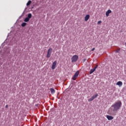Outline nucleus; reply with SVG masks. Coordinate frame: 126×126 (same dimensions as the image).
Returning a JSON list of instances; mask_svg holds the SVG:
<instances>
[{"instance_id":"obj_12","label":"nucleus","mask_w":126,"mask_h":126,"mask_svg":"<svg viewBox=\"0 0 126 126\" xmlns=\"http://www.w3.org/2000/svg\"><path fill=\"white\" fill-rule=\"evenodd\" d=\"M95 69L94 68L91 69L90 71V74H92L94 71H95Z\"/></svg>"},{"instance_id":"obj_10","label":"nucleus","mask_w":126,"mask_h":126,"mask_svg":"<svg viewBox=\"0 0 126 126\" xmlns=\"http://www.w3.org/2000/svg\"><path fill=\"white\" fill-rule=\"evenodd\" d=\"M116 85H118L119 87H121L123 86V82L119 81L116 83Z\"/></svg>"},{"instance_id":"obj_15","label":"nucleus","mask_w":126,"mask_h":126,"mask_svg":"<svg viewBox=\"0 0 126 126\" xmlns=\"http://www.w3.org/2000/svg\"><path fill=\"white\" fill-rule=\"evenodd\" d=\"M32 17V14L29 13L28 15V18H29L30 19Z\"/></svg>"},{"instance_id":"obj_8","label":"nucleus","mask_w":126,"mask_h":126,"mask_svg":"<svg viewBox=\"0 0 126 126\" xmlns=\"http://www.w3.org/2000/svg\"><path fill=\"white\" fill-rule=\"evenodd\" d=\"M110 13H112V10H108L106 12V16L108 17L110 14Z\"/></svg>"},{"instance_id":"obj_11","label":"nucleus","mask_w":126,"mask_h":126,"mask_svg":"<svg viewBox=\"0 0 126 126\" xmlns=\"http://www.w3.org/2000/svg\"><path fill=\"white\" fill-rule=\"evenodd\" d=\"M50 91H51V94H55L56 93V91L53 88L50 89Z\"/></svg>"},{"instance_id":"obj_4","label":"nucleus","mask_w":126,"mask_h":126,"mask_svg":"<svg viewBox=\"0 0 126 126\" xmlns=\"http://www.w3.org/2000/svg\"><path fill=\"white\" fill-rule=\"evenodd\" d=\"M98 97V94H95L93 96H92L90 98L88 99V102H92V101H93L94 99H96Z\"/></svg>"},{"instance_id":"obj_20","label":"nucleus","mask_w":126,"mask_h":126,"mask_svg":"<svg viewBox=\"0 0 126 126\" xmlns=\"http://www.w3.org/2000/svg\"><path fill=\"white\" fill-rule=\"evenodd\" d=\"M94 50H95V48H92V52H93V51H94Z\"/></svg>"},{"instance_id":"obj_1","label":"nucleus","mask_w":126,"mask_h":126,"mask_svg":"<svg viewBox=\"0 0 126 126\" xmlns=\"http://www.w3.org/2000/svg\"><path fill=\"white\" fill-rule=\"evenodd\" d=\"M122 107V101H119L114 103L109 109L108 113L109 115H115V112H118Z\"/></svg>"},{"instance_id":"obj_6","label":"nucleus","mask_w":126,"mask_h":126,"mask_svg":"<svg viewBox=\"0 0 126 126\" xmlns=\"http://www.w3.org/2000/svg\"><path fill=\"white\" fill-rule=\"evenodd\" d=\"M56 65H57V61H55L53 64H52V69H55V68H56Z\"/></svg>"},{"instance_id":"obj_3","label":"nucleus","mask_w":126,"mask_h":126,"mask_svg":"<svg viewBox=\"0 0 126 126\" xmlns=\"http://www.w3.org/2000/svg\"><path fill=\"white\" fill-rule=\"evenodd\" d=\"M52 52H53V48H49L47 51V58L49 59V58L51 57V55H52Z\"/></svg>"},{"instance_id":"obj_7","label":"nucleus","mask_w":126,"mask_h":126,"mask_svg":"<svg viewBox=\"0 0 126 126\" xmlns=\"http://www.w3.org/2000/svg\"><path fill=\"white\" fill-rule=\"evenodd\" d=\"M107 119L108 120V121H112V120H114V117L107 115Z\"/></svg>"},{"instance_id":"obj_21","label":"nucleus","mask_w":126,"mask_h":126,"mask_svg":"<svg viewBox=\"0 0 126 126\" xmlns=\"http://www.w3.org/2000/svg\"><path fill=\"white\" fill-rule=\"evenodd\" d=\"M5 107L6 108H8V105H6L5 106Z\"/></svg>"},{"instance_id":"obj_19","label":"nucleus","mask_w":126,"mask_h":126,"mask_svg":"<svg viewBox=\"0 0 126 126\" xmlns=\"http://www.w3.org/2000/svg\"><path fill=\"white\" fill-rule=\"evenodd\" d=\"M97 67H98V65H96L94 68L96 70Z\"/></svg>"},{"instance_id":"obj_9","label":"nucleus","mask_w":126,"mask_h":126,"mask_svg":"<svg viewBox=\"0 0 126 126\" xmlns=\"http://www.w3.org/2000/svg\"><path fill=\"white\" fill-rule=\"evenodd\" d=\"M89 18H90V16L89 15H86L84 19L85 21H88Z\"/></svg>"},{"instance_id":"obj_13","label":"nucleus","mask_w":126,"mask_h":126,"mask_svg":"<svg viewBox=\"0 0 126 126\" xmlns=\"http://www.w3.org/2000/svg\"><path fill=\"white\" fill-rule=\"evenodd\" d=\"M32 2V1L31 0H29L28 2L27 3V6H29V5H30Z\"/></svg>"},{"instance_id":"obj_14","label":"nucleus","mask_w":126,"mask_h":126,"mask_svg":"<svg viewBox=\"0 0 126 126\" xmlns=\"http://www.w3.org/2000/svg\"><path fill=\"white\" fill-rule=\"evenodd\" d=\"M29 20H30V19L28 17H26L24 21H25V22H28V21H29Z\"/></svg>"},{"instance_id":"obj_5","label":"nucleus","mask_w":126,"mask_h":126,"mask_svg":"<svg viewBox=\"0 0 126 126\" xmlns=\"http://www.w3.org/2000/svg\"><path fill=\"white\" fill-rule=\"evenodd\" d=\"M79 74V71H77L75 74H74L73 77H72V79L73 80H76V78H77V77H78V75Z\"/></svg>"},{"instance_id":"obj_17","label":"nucleus","mask_w":126,"mask_h":126,"mask_svg":"<svg viewBox=\"0 0 126 126\" xmlns=\"http://www.w3.org/2000/svg\"><path fill=\"white\" fill-rule=\"evenodd\" d=\"M120 51H121V49L119 48L118 49L116 50L115 52L116 53H120Z\"/></svg>"},{"instance_id":"obj_18","label":"nucleus","mask_w":126,"mask_h":126,"mask_svg":"<svg viewBox=\"0 0 126 126\" xmlns=\"http://www.w3.org/2000/svg\"><path fill=\"white\" fill-rule=\"evenodd\" d=\"M101 23H102V21H101L97 22V24H101Z\"/></svg>"},{"instance_id":"obj_16","label":"nucleus","mask_w":126,"mask_h":126,"mask_svg":"<svg viewBox=\"0 0 126 126\" xmlns=\"http://www.w3.org/2000/svg\"><path fill=\"white\" fill-rule=\"evenodd\" d=\"M27 23H23L22 24V27H25V26H26V25H27Z\"/></svg>"},{"instance_id":"obj_2","label":"nucleus","mask_w":126,"mask_h":126,"mask_svg":"<svg viewBox=\"0 0 126 126\" xmlns=\"http://www.w3.org/2000/svg\"><path fill=\"white\" fill-rule=\"evenodd\" d=\"M78 60V56L77 55H74L71 58V62L72 63H76Z\"/></svg>"}]
</instances>
